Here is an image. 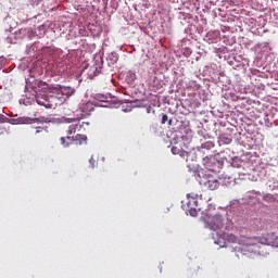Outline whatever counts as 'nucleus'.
Listing matches in <instances>:
<instances>
[{"label": "nucleus", "mask_w": 278, "mask_h": 278, "mask_svg": "<svg viewBox=\"0 0 278 278\" xmlns=\"http://www.w3.org/2000/svg\"><path fill=\"white\" fill-rule=\"evenodd\" d=\"M129 75H130L131 79H136V73L129 72Z\"/></svg>", "instance_id": "obj_22"}, {"label": "nucleus", "mask_w": 278, "mask_h": 278, "mask_svg": "<svg viewBox=\"0 0 278 278\" xmlns=\"http://www.w3.org/2000/svg\"><path fill=\"white\" fill-rule=\"evenodd\" d=\"M97 99H98V101L105 102V100H106L108 98H106L105 96L98 94V96H97Z\"/></svg>", "instance_id": "obj_20"}, {"label": "nucleus", "mask_w": 278, "mask_h": 278, "mask_svg": "<svg viewBox=\"0 0 278 278\" xmlns=\"http://www.w3.org/2000/svg\"><path fill=\"white\" fill-rule=\"evenodd\" d=\"M203 149H206V151H210L211 149H214V142L206 141V142L202 143L201 147L198 148V151L200 153H203Z\"/></svg>", "instance_id": "obj_13"}, {"label": "nucleus", "mask_w": 278, "mask_h": 278, "mask_svg": "<svg viewBox=\"0 0 278 278\" xmlns=\"http://www.w3.org/2000/svg\"><path fill=\"white\" fill-rule=\"evenodd\" d=\"M87 108H92V103L91 102H87L86 104H83V106H81L83 112H88Z\"/></svg>", "instance_id": "obj_17"}, {"label": "nucleus", "mask_w": 278, "mask_h": 278, "mask_svg": "<svg viewBox=\"0 0 278 278\" xmlns=\"http://www.w3.org/2000/svg\"><path fill=\"white\" fill-rule=\"evenodd\" d=\"M261 244H267L269 247H278V236L275 232L262 235Z\"/></svg>", "instance_id": "obj_9"}, {"label": "nucleus", "mask_w": 278, "mask_h": 278, "mask_svg": "<svg viewBox=\"0 0 278 278\" xmlns=\"http://www.w3.org/2000/svg\"><path fill=\"white\" fill-rule=\"evenodd\" d=\"M206 225H208L210 229H212L213 231H216L218 229H223L225 222L222 215H215L211 219L208 218L206 220Z\"/></svg>", "instance_id": "obj_8"}, {"label": "nucleus", "mask_w": 278, "mask_h": 278, "mask_svg": "<svg viewBox=\"0 0 278 278\" xmlns=\"http://www.w3.org/2000/svg\"><path fill=\"white\" fill-rule=\"evenodd\" d=\"M254 225H255L254 229L256 231H262V229H264V220L262 219L254 220Z\"/></svg>", "instance_id": "obj_14"}, {"label": "nucleus", "mask_w": 278, "mask_h": 278, "mask_svg": "<svg viewBox=\"0 0 278 278\" xmlns=\"http://www.w3.org/2000/svg\"><path fill=\"white\" fill-rule=\"evenodd\" d=\"M31 97L36 99L38 105H42L48 110H53L58 106V103H55V97L53 96L49 97L46 93H30L29 99H31Z\"/></svg>", "instance_id": "obj_3"}, {"label": "nucleus", "mask_w": 278, "mask_h": 278, "mask_svg": "<svg viewBox=\"0 0 278 278\" xmlns=\"http://www.w3.org/2000/svg\"><path fill=\"white\" fill-rule=\"evenodd\" d=\"M172 153L173 155H184L181 149L177 148L176 146L172 147Z\"/></svg>", "instance_id": "obj_15"}, {"label": "nucleus", "mask_w": 278, "mask_h": 278, "mask_svg": "<svg viewBox=\"0 0 278 278\" xmlns=\"http://www.w3.org/2000/svg\"><path fill=\"white\" fill-rule=\"evenodd\" d=\"M188 202H187V208L186 212L190 214V216L197 217L199 216V211L197 210L199 207V202L197 201V194L189 193L187 194Z\"/></svg>", "instance_id": "obj_6"}, {"label": "nucleus", "mask_w": 278, "mask_h": 278, "mask_svg": "<svg viewBox=\"0 0 278 278\" xmlns=\"http://www.w3.org/2000/svg\"><path fill=\"white\" fill-rule=\"evenodd\" d=\"M17 125H31V123L38 122V118H31V117H20L16 119Z\"/></svg>", "instance_id": "obj_11"}, {"label": "nucleus", "mask_w": 278, "mask_h": 278, "mask_svg": "<svg viewBox=\"0 0 278 278\" xmlns=\"http://www.w3.org/2000/svg\"><path fill=\"white\" fill-rule=\"evenodd\" d=\"M94 73H97V66L91 67Z\"/></svg>", "instance_id": "obj_25"}, {"label": "nucleus", "mask_w": 278, "mask_h": 278, "mask_svg": "<svg viewBox=\"0 0 278 278\" xmlns=\"http://www.w3.org/2000/svg\"><path fill=\"white\" fill-rule=\"evenodd\" d=\"M41 122H42V123H51V119H49V118H43Z\"/></svg>", "instance_id": "obj_23"}, {"label": "nucleus", "mask_w": 278, "mask_h": 278, "mask_svg": "<svg viewBox=\"0 0 278 278\" xmlns=\"http://www.w3.org/2000/svg\"><path fill=\"white\" fill-rule=\"evenodd\" d=\"M0 123H1V117H0Z\"/></svg>", "instance_id": "obj_28"}, {"label": "nucleus", "mask_w": 278, "mask_h": 278, "mask_svg": "<svg viewBox=\"0 0 278 278\" xmlns=\"http://www.w3.org/2000/svg\"><path fill=\"white\" fill-rule=\"evenodd\" d=\"M72 116V117H68ZM81 116H73V114L68 113L65 114V116H62L60 118L61 123H72L65 130L66 138H72L74 134H77V131H81V128L84 125H89V123L81 122Z\"/></svg>", "instance_id": "obj_2"}, {"label": "nucleus", "mask_w": 278, "mask_h": 278, "mask_svg": "<svg viewBox=\"0 0 278 278\" xmlns=\"http://www.w3.org/2000/svg\"><path fill=\"white\" fill-rule=\"evenodd\" d=\"M50 94H65L66 97H73V94H75V89L71 87H61L55 91H51Z\"/></svg>", "instance_id": "obj_10"}, {"label": "nucleus", "mask_w": 278, "mask_h": 278, "mask_svg": "<svg viewBox=\"0 0 278 278\" xmlns=\"http://www.w3.org/2000/svg\"><path fill=\"white\" fill-rule=\"evenodd\" d=\"M62 147H71V144L81 146L88 142V137L86 135L77 134L72 137H61Z\"/></svg>", "instance_id": "obj_5"}, {"label": "nucleus", "mask_w": 278, "mask_h": 278, "mask_svg": "<svg viewBox=\"0 0 278 278\" xmlns=\"http://www.w3.org/2000/svg\"><path fill=\"white\" fill-rule=\"evenodd\" d=\"M200 185L208 190H216L220 186L218 178L210 172L202 173V176H200Z\"/></svg>", "instance_id": "obj_4"}, {"label": "nucleus", "mask_w": 278, "mask_h": 278, "mask_svg": "<svg viewBox=\"0 0 278 278\" xmlns=\"http://www.w3.org/2000/svg\"><path fill=\"white\" fill-rule=\"evenodd\" d=\"M42 131H45V128H42V127L36 128V134H42Z\"/></svg>", "instance_id": "obj_21"}, {"label": "nucleus", "mask_w": 278, "mask_h": 278, "mask_svg": "<svg viewBox=\"0 0 278 278\" xmlns=\"http://www.w3.org/2000/svg\"><path fill=\"white\" fill-rule=\"evenodd\" d=\"M227 240L232 244H242V235L240 237L233 233L227 235Z\"/></svg>", "instance_id": "obj_12"}, {"label": "nucleus", "mask_w": 278, "mask_h": 278, "mask_svg": "<svg viewBox=\"0 0 278 278\" xmlns=\"http://www.w3.org/2000/svg\"><path fill=\"white\" fill-rule=\"evenodd\" d=\"M168 121V125H173V119H167Z\"/></svg>", "instance_id": "obj_24"}, {"label": "nucleus", "mask_w": 278, "mask_h": 278, "mask_svg": "<svg viewBox=\"0 0 278 278\" xmlns=\"http://www.w3.org/2000/svg\"><path fill=\"white\" fill-rule=\"evenodd\" d=\"M202 164L208 169L206 173H216V166H218L220 162H218L214 155H210L203 157Z\"/></svg>", "instance_id": "obj_7"}, {"label": "nucleus", "mask_w": 278, "mask_h": 278, "mask_svg": "<svg viewBox=\"0 0 278 278\" xmlns=\"http://www.w3.org/2000/svg\"><path fill=\"white\" fill-rule=\"evenodd\" d=\"M260 244H262L261 237L241 236V255L249 258H253L257 255H261L262 251L260 250Z\"/></svg>", "instance_id": "obj_1"}, {"label": "nucleus", "mask_w": 278, "mask_h": 278, "mask_svg": "<svg viewBox=\"0 0 278 278\" xmlns=\"http://www.w3.org/2000/svg\"><path fill=\"white\" fill-rule=\"evenodd\" d=\"M89 75H90V77H92V76L94 77V76H97V73H94L93 75L92 74H89Z\"/></svg>", "instance_id": "obj_26"}, {"label": "nucleus", "mask_w": 278, "mask_h": 278, "mask_svg": "<svg viewBox=\"0 0 278 278\" xmlns=\"http://www.w3.org/2000/svg\"><path fill=\"white\" fill-rule=\"evenodd\" d=\"M168 121V115H166V114H163V116H162V125H166V122Z\"/></svg>", "instance_id": "obj_19"}, {"label": "nucleus", "mask_w": 278, "mask_h": 278, "mask_svg": "<svg viewBox=\"0 0 278 278\" xmlns=\"http://www.w3.org/2000/svg\"><path fill=\"white\" fill-rule=\"evenodd\" d=\"M228 142H231V139H227Z\"/></svg>", "instance_id": "obj_27"}, {"label": "nucleus", "mask_w": 278, "mask_h": 278, "mask_svg": "<svg viewBox=\"0 0 278 278\" xmlns=\"http://www.w3.org/2000/svg\"><path fill=\"white\" fill-rule=\"evenodd\" d=\"M109 59L111 60V64H116V62H118V55H116V53H111Z\"/></svg>", "instance_id": "obj_16"}, {"label": "nucleus", "mask_w": 278, "mask_h": 278, "mask_svg": "<svg viewBox=\"0 0 278 278\" xmlns=\"http://www.w3.org/2000/svg\"><path fill=\"white\" fill-rule=\"evenodd\" d=\"M89 164H90L91 168H94V166H97V160H94V156H91L89 159Z\"/></svg>", "instance_id": "obj_18"}]
</instances>
